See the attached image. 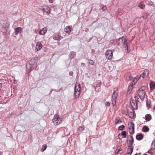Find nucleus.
<instances>
[{
	"instance_id": "obj_24",
	"label": "nucleus",
	"mask_w": 155,
	"mask_h": 155,
	"mask_svg": "<svg viewBox=\"0 0 155 155\" xmlns=\"http://www.w3.org/2000/svg\"><path fill=\"white\" fill-rule=\"evenodd\" d=\"M71 31V28L70 26H66L65 29L64 31L67 33H69Z\"/></svg>"
},
{
	"instance_id": "obj_17",
	"label": "nucleus",
	"mask_w": 155,
	"mask_h": 155,
	"mask_svg": "<svg viewBox=\"0 0 155 155\" xmlns=\"http://www.w3.org/2000/svg\"><path fill=\"white\" fill-rule=\"evenodd\" d=\"M118 94L117 90L116 89H114L112 96V98L116 99Z\"/></svg>"
},
{
	"instance_id": "obj_7",
	"label": "nucleus",
	"mask_w": 155,
	"mask_h": 155,
	"mask_svg": "<svg viewBox=\"0 0 155 155\" xmlns=\"http://www.w3.org/2000/svg\"><path fill=\"white\" fill-rule=\"evenodd\" d=\"M127 113L129 114V117L132 118L134 116L133 109L131 107H128L127 108Z\"/></svg>"
},
{
	"instance_id": "obj_32",
	"label": "nucleus",
	"mask_w": 155,
	"mask_h": 155,
	"mask_svg": "<svg viewBox=\"0 0 155 155\" xmlns=\"http://www.w3.org/2000/svg\"><path fill=\"white\" fill-rule=\"evenodd\" d=\"M116 99L112 98V104L113 106H114L115 105L116 103Z\"/></svg>"
},
{
	"instance_id": "obj_11",
	"label": "nucleus",
	"mask_w": 155,
	"mask_h": 155,
	"mask_svg": "<svg viewBox=\"0 0 155 155\" xmlns=\"http://www.w3.org/2000/svg\"><path fill=\"white\" fill-rule=\"evenodd\" d=\"M130 104L132 107V109H137V104L135 101H130Z\"/></svg>"
},
{
	"instance_id": "obj_34",
	"label": "nucleus",
	"mask_w": 155,
	"mask_h": 155,
	"mask_svg": "<svg viewBox=\"0 0 155 155\" xmlns=\"http://www.w3.org/2000/svg\"><path fill=\"white\" fill-rule=\"evenodd\" d=\"M151 146L153 149H155V140L152 143Z\"/></svg>"
},
{
	"instance_id": "obj_23",
	"label": "nucleus",
	"mask_w": 155,
	"mask_h": 155,
	"mask_svg": "<svg viewBox=\"0 0 155 155\" xmlns=\"http://www.w3.org/2000/svg\"><path fill=\"white\" fill-rule=\"evenodd\" d=\"M143 138V136L141 134H138L136 136V138L137 140H140L142 139Z\"/></svg>"
},
{
	"instance_id": "obj_16",
	"label": "nucleus",
	"mask_w": 155,
	"mask_h": 155,
	"mask_svg": "<svg viewBox=\"0 0 155 155\" xmlns=\"http://www.w3.org/2000/svg\"><path fill=\"white\" fill-rule=\"evenodd\" d=\"M42 10L47 14H49L51 12L50 9L48 6H45L43 8Z\"/></svg>"
},
{
	"instance_id": "obj_15",
	"label": "nucleus",
	"mask_w": 155,
	"mask_h": 155,
	"mask_svg": "<svg viewBox=\"0 0 155 155\" xmlns=\"http://www.w3.org/2000/svg\"><path fill=\"white\" fill-rule=\"evenodd\" d=\"M133 150V147L132 146H129L127 149V153L125 155H130L132 153Z\"/></svg>"
},
{
	"instance_id": "obj_28",
	"label": "nucleus",
	"mask_w": 155,
	"mask_h": 155,
	"mask_svg": "<svg viewBox=\"0 0 155 155\" xmlns=\"http://www.w3.org/2000/svg\"><path fill=\"white\" fill-rule=\"evenodd\" d=\"M47 147V146L46 144H44L43 145L42 147V148L41 149V151L42 152H43L45 151Z\"/></svg>"
},
{
	"instance_id": "obj_19",
	"label": "nucleus",
	"mask_w": 155,
	"mask_h": 155,
	"mask_svg": "<svg viewBox=\"0 0 155 155\" xmlns=\"http://www.w3.org/2000/svg\"><path fill=\"white\" fill-rule=\"evenodd\" d=\"M149 74L148 71L147 70H145L144 71L142 75L140 76H141L142 77V78H144L146 76H147Z\"/></svg>"
},
{
	"instance_id": "obj_21",
	"label": "nucleus",
	"mask_w": 155,
	"mask_h": 155,
	"mask_svg": "<svg viewBox=\"0 0 155 155\" xmlns=\"http://www.w3.org/2000/svg\"><path fill=\"white\" fill-rule=\"evenodd\" d=\"M150 90L153 91L155 88V83L153 81H151L149 84Z\"/></svg>"
},
{
	"instance_id": "obj_29",
	"label": "nucleus",
	"mask_w": 155,
	"mask_h": 155,
	"mask_svg": "<svg viewBox=\"0 0 155 155\" xmlns=\"http://www.w3.org/2000/svg\"><path fill=\"white\" fill-rule=\"evenodd\" d=\"M122 150L120 149H117L115 151V154H117L118 153H122Z\"/></svg>"
},
{
	"instance_id": "obj_2",
	"label": "nucleus",
	"mask_w": 155,
	"mask_h": 155,
	"mask_svg": "<svg viewBox=\"0 0 155 155\" xmlns=\"http://www.w3.org/2000/svg\"><path fill=\"white\" fill-rule=\"evenodd\" d=\"M81 86L79 84L74 87V96L76 99L78 98L80 94Z\"/></svg>"
},
{
	"instance_id": "obj_43",
	"label": "nucleus",
	"mask_w": 155,
	"mask_h": 155,
	"mask_svg": "<svg viewBox=\"0 0 155 155\" xmlns=\"http://www.w3.org/2000/svg\"><path fill=\"white\" fill-rule=\"evenodd\" d=\"M129 79L130 80H131L133 79V78L130 76H129Z\"/></svg>"
},
{
	"instance_id": "obj_9",
	"label": "nucleus",
	"mask_w": 155,
	"mask_h": 155,
	"mask_svg": "<svg viewBox=\"0 0 155 155\" xmlns=\"http://www.w3.org/2000/svg\"><path fill=\"white\" fill-rule=\"evenodd\" d=\"M42 45L40 41H38L36 44L35 50L37 51H38L42 48Z\"/></svg>"
},
{
	"instance_id": "obj_37",
	"label": "nucleus",
	"mask_w": 155,
	"mask_h": 155,
	"mask_svg": "<svg viewBox=\"0 0 155 155\" xmlns=\"http://www.w3.org/2000/svg\"><path fill=\"white\" fill-rule=\"evenodd\" d=\"M101 9L103 11H105L107 9V7L106 6H104L101 8Z\"/></svg>"
},
{
	"instance_id": "obj_40",
	"label": "nucleus",
	"mask_w": 155,
	"mask_h": 155,
	"mask_svg": "<svg viewBox=\"0 0 155 155\" xmlns=\"http://www.w3.org/2000/svg\"><path fill=\"white\" fill-rule=\"evenodd\" d=\"M147 107L148 108H150L151 107V106H150V104H148L147 102Z\"/></svg>"
},
{
	"instance_id": "obj_6",
	"label": "nucleus",
	"mask_w": 155,
	"mask_h": 155,
	"mask_svg": "<svg viewBox=\"0 0 155 155\" xmlns=\"http://www.w3.org/2000/svg\"><path fill=\"white\" fill-rule=\"evenodd\" d=\"M106 56L108 59H111L113 57V52L111 50H107L106 52Z\"/></svg>"
},
{
	"instance_id": "obj_5",
	"label": "nucleus",
	"mask_w": 155,
	"mask_h": 155,
	"mask_svg": "<svg viewBox=\"0 0 155 155\" xmlns=\"http://www.w3.org/2000/svg\"><path fill=\"white\" fill-rule=\"evenodd\" d=\"M129 132L130 134H133L134 133V124L132 122L128 124Z\"/></svg>"
},
{
	"instance_id": "obj_1",
	"label": "nucleus",
	"mask_w": 155,
	"mask_h": 155,
	"mask_svg": "<svg viewBox=\"0 0 155 155\" xmlns=\"http://www.w3.org/2000/svg\"><path fill=\"white\" fill-rule=\"evenodd\" d=\"M145 89V87L143 86L141 87L138 91L137 93L138 95L141 100H143L145 97L146 94Z\"/></svg>"
},
{
	"instance_id": "obj_36",
	"label": "nucleus",
	"mask_w": 155,
	"mask_h": 155,
	"mask_svg": "<svg viewBox=\"0 0 155 155\" xmlns=\"http://www.w3.org/2000/svg\"><path fill=\"white\" fill-rule=\"evenodd\" d=\"M89 63L93 65L94 63V62L92 60H89Z\"/></svg>"
},
{
	"instance_id": "obj_25",
	"label": "nucleus",
	"mask_w": 155,
	"mask_h": 155,
	"mask_svg": "<svg viewBox=\"0 0 155 155\" xmlns=\"http://www.w3.org/2000/svg\"><path fill=\"white\" fill-rule=\"evenodd\" d=\"M149 130V128L146 126H144L142 128V131L144 132H147Z\"/></svg>"
},
{
	"instance_id": "obj_44",
	"label": "nucleus",
	"mask_w": 155,
	"mask_h": 155,
	"mask_svg": "<svg viewBox=\"0 0 155 155\" xmlns=\"http://www.w3.org/2000/svg\"><path fill=\"white\" fill-rule=\"evenodd\" d=\"M148 153L152 154V153L151 152L150 150L148 151Z\"/></svg>"
},
{
	"instance_id": "obj_38",
	"label": "nucleus",
	"mask_w": 155,
	"mask_h": 155,
	"mask_svg": "<svg viewBox=\"0 0 155 155\" xmlns=\"http://www.w3.org/2000/svg\"><path fill=\"white\" fill-rule=\"evenodd\" d=\"M84 130L83 128L81 126H79L78 128V130Z\"/></svg>"
},
{
	"instance_id": "obj_39",
	"label": "nucleus",
	"mask_w": 155,
	"mask_h": 155,
	"mask_svg": "<svg viewBox=\"0 0 155 155\" xmlns=\"http://www.w3.org/2000/svg\"><path fill=\"white\" fill-rule=\"evenodd\" d=\"M105 104L106 106H109L110 105V103L108 102H106Z\"/></svg>"
},
{
	"instance_id": "obj_30",
	"label": "nucleus",
	"mask_w": 155,
	"mask_h": 155,
	"mask_svg": "<svg viewBox=\"0 0 155 155\" xmlns=\"http://www.w3.org/2000/svg\"><path fill=\"white\" fill-rule=\"evenodd\" d=\"M147 3L148 5L151 6L153 5V3L151 1H149L147 2Z\"/></svg>"
},
{
	"instance_id": "obj_8",
	"label": "nucleus",
	"mask_w": 155,
	"mask_h": 155,
	"mask_svg": "<svg viewBox=\"0 0 155 155\" xmlns=\"http://www.w3.org/2000/svg\"><path fill=\"white\" fill-rule=\"evenodd\" d=\"M127 142L129 146H131L134 142L133 138L132 136L128 137L127 139Z\"/></svg>"
},
{
	"instance_id": "obj_27",
	"label": "nucleus",
	"mask_w": 155,
	"mask_h": 155,
	"mask_svg": "<svg viewBox=\"0 0 155 155\" xmlns=\"http://www.w3.org/2000/svg\"><path fill=\"white\" fill-rule=\"evenodd\" d=\"M76 55V53L74 52H71L70 54L69 57L71 59L73 58Z\"/></svg>"
},
{
	"instance_id": "obj_4",
	"label": "nucleus",
	"mask_w": 155,
	"mask_h": 155,
	"mask_svg": "<svg viewBox=\"0 0 155 155\" xmlns=\"http://www.w3.org/2000/svg\"><path fill=\"white\" fill-rule=\"evenodd\" d=\"M37 58H34L31 59L29 61V64L28 65H26V68L28 70H29L32 68L34 65L36 60Z\"/></svg>"
},
{
	"instance_id": "obj_10",
	"label": "nucleus",
	"mask_w": 155,
	"mask_h": 155,
	"mask_svg": "<svg viewBox=\"0 0 155 155\" xmlns=\"http://www.w3.org/2000/svg\"><path fill=\"white\" fill-rule=\"evenodd\" d=\"M127 132L126 131H123L120 134L118 135V138L120 140H121L122 138H125L126 137Z\"/></svg>"
},
{
	"instance_id": "obj_35",
	"label": "nucleus",
	"mask_w": 155,
	"mask_h": 155,
	"mask_svg": "<svg viewBox=\"0 0 155 155\" xmlns=\"http://www.w3.org/2000/svg\"><path fill=\"white\" fill-rule=\"evenodd\" d=\"M139 7L141 9H143L145 8V5L142 4H140L139 5Z\"/></svg>"
},
{
	"instance_id": "obj_20",
	"label": "nucleus",
	"mask_w": 155,
	"mask_h": 155,
	"mask_svg": "<svg viewBox=\"0 0 155 155\" xmlns=\"http://www.w3.org/2000/svg\"><path fill=\"white\" fill-rule=\"evenodd\" d=\"M15 34L16 35H18L19 33H21L22 31V28L20 27L16 28L15 29Z\"/></svg>"
},
{
	"instance_id": "obj_12",
	"label": "nucleus",
	"mask_w": 155,
	"mask_h": 155,
	"mask_svg": "<svg viewBox=\"0 0 155 155\" xmlns=\"http://www.w3.org/2000/svg\"><path fill=\"white\" fill-rule=\"evenodd\" d=\"M9 24L7 22V21H4L3 24H2L1 27L3 28L5 31H6L8 27Z\"/></svg>"
},
{
	"instance_id": "obj_31",
	"label": "nucleus",
	"mask_w": 155,
	"mask_h": 155,
	"mask_svg": "<svg viewBox=\"0 0 155 155\" xmlns=\"http://www.w3.org/2000/svg\"><path fill=\"white\" fill-rule=\"evenodd\" d=\"M53 38L54 40L59 41L60 40V36L59 35H57L54 37Z\"/></svg>"
},
{
	"instance_id": "obj_14",
	"label": "nucleus",
	"mask_w": 155,
	"mask_h": 155,
	"mask_svg": "<svg viewBox=\"0 0 155 155\" xmlns=\"http://www.w3.org/2000/svg\"><path fill=\"white\" fill-rule=\"evenodd\" d=\"M141 78V76H139L137 75L132 80V82L131 83V85H135L137 82L138 79Z\"/></svg>"
},
{
	"instance_id": "obj_42",
	"label": "nucleus",
	"mask_w": 155,
	"mask_h": 155,
	"mask_svg": "<svg viewBox=\"0 0 155 155\" xmlns=\"http://www.w3.org/2000/svg\"><path fill=\"white\" fill-rule=\"evenodd\" d=\"M2 87V83H0V91L1 90Z\"/></svg>"
},
{
	"instance_id": "obj_41",
	"label": "nucleus",
	"mask_w": 155,
	"mask_h": 155,
	"mask_svg": "<svg viewBox=\"0 0 155 155\" xmlns=\"http://www.w3.org/2000/svg\"><path fill=\"white\" fill-rule=\"evenodd\" d=\"M101 85V83L100 82H98L97 83V85L99 86V87Z\"/></svg>"
},
{
	"instance_id": "obj_22",
	"label": "nucleus",
	"mask_w": 155,
	"mask_h": 155,
	"mask_svg": "<svg viewBox=\"0 0 155 155\" xmlns=\"http://www.w3.org/2000/svg\"><path fill=\"white\" fill-rule=\"evenodd\" d=\"M151 119V116L150 114H147L145 115V120L147 121H150Z\"/></svg>"
},
{
	"instance_id": "obj_33",
	"label": "nucleus",
	"mask_w": 155,
	"mask_h": 155,
	"mask_svg": "<svg viewBox=\"0 0 155 155\" xmlns=\"http://www.w3.org/2000/svg\"><path fill=\"white\" fill-rule=\"evenodd\" d=\"M125 127L124 125H121L118 127V129L119 130H122Z\"/></svg>"
},
{
	"instance_id": "obj_13",
	"label": "nucleus",
	"mask_w": 155,
	"mask_h": 155,
	"mask_svg": "<svg viewBox=\"0 0 155 155\" xmlns=\"http://www.w3.org/2000/svg\"><path fill=\"white\" fill-rule=\"evenodd\" d=\"M122 42L123 43L124 47L125 48L126 50H128V46L127 45V42L126 39L125 38H122Z\"/></svg>"
},
{
	"instance_id": "obj_26",
	"label": "nucleus",
	"mask_w": 155,
	"mask_h": 155,
	"mask_svg": "<svg viewBox=\"0 0 155 155\" xmlns=\"http://www.w3.org/2000/svg\"><path fill=\"white\" fill-rule=\"evenodd\" d=\"M122 121L121 120L120 118L119 117H117L115 120V123L116 124H117L121 123Z\"/></svg>"
},
{
	"instance_id": "obj_18",
	"label": "nucleus",
	"mask_w": 155,
	"mask_h": 155,
	"mask_svg": "<svg viewBox=\"0 0 155 155\" xmlns=\"http://www.w3.org/2000/svg\"><path fill=\"white\" fill-rule=\"evenodd\" d=\"M47 32V29L46 28H44L41 30L39 32V34L41 35H45Z\"/></svg>"
},
{
	"instance_id": "obj_45",
	"label": "nucleus",
	"mask_w": 155,
	"mask_h": 155,
	"mask_svg": "<svg viewBox=\"0 0 155 155\" xmlns=\"http://www.w3.org/2000/svg\"><path fill=\"white\" fill-rule=\"evenodd\" d=\"M50 2L51 3H53V0H49Z\"/></svg>"
},
{
	"instance_id": "obj_3",
	"label": "nucleus",
	"mask_w": 155,
	"mask_h": 155,
	"mask_svg": "<svg viewBox=\"0 0 155 155\" xmlns=\"http://www.w3.org/2000/svg\"><path fill=\"white\" fill-rule=\"evenodd\" d=\"M52 121L55 125H58L61 123V120L58 115L56 114L54 115Z\"/></svg>"
},
{
	"instance_id": "obj_46",
	"label": "nucleus",
	"mask_w": 155,
	"mask_h": 155,
	"mask_svg": "<svg viewBox=\"0 0 155 155\" xmlns=\"http://www.w3.org/2000/svg\"><path fill=\"white\" fill-rule=\"evenodd\" d=\"M2 152L0 151V155H2Z\"/></svg>"
}]
</instances>
